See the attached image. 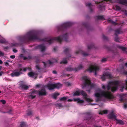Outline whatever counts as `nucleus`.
Here are the masks:
<instances>
[{
    "label": "nucleus",
    "instance_id": "f257e3e1",
    "mask_svg": "<svg viewBox=\"0 0 127 127\" xmlns=\"http://www.w3.org/2000/svg\"><path fill=\"white\" fill-rule=\"evenodd\" d=\"M109 83L107 86V91L100 90L98 92H95L94 95L95 97V102H98L99 101H102V97H103L107 99H112L114 98L113 96L112 95L111 92L108 91L111 88Z\"/></svg>",
    "mask_w": 127,
    "mask_h": 127
},
{
    "label": "nucleus",
    "instance_id": "f03ea898",
    "mask_svg": "<svg viewBox=\"0 0 127 127\" xmlns=\"http://www.w3.org/2000/svg\"><path fill=\"white\" fill-rule=\"evenodd\" d=\"M38 39L37 33L32 31L29 32L26 35L21 36L20 38V40L23 43H26L29 41Z\"/></svg>",
    "mask_w": 127,
    "mask_h": 127
},
{
    "label": "nucleus",
    "instance_id": "7ed1b4c3",
    "mask_svg": "<svg viewBox=\"0 0 127 127\" xmlns=\"http://www.w3.org/2000/svg\"><path fill=\"white\" fill-rule=\"evenodd\" d=\"M68 33H66L62 36L60 35L57 37L46 38L43 39L42 40L44 41L47 42L49 44H50L55 41H56L60 43L62 42L63 40L67 42L68 41Z\"/></svg>",
    "mask_w": 127,
    "mask_h": 127
},
{
    "label": "nucleus",
    "instance_id": "20e7f679",
    "mask_svg": "<svg viewBox=\"0 0 127 127\" xmlns=\"http://www.w3.org/2000/svg\"><path fill=\"white\" fill-rule=\"evenodd\" d=\"M35 93V94L38 93L39 96H42L45 95L47 93L44 88L42 89L40 91L34 90L29 93V97L32 99L34 98L36 96V95H34Z\"/></svg>",
    "mask_w": 127,
    "mask_h": 127
},
{
    "label": "nucleus",
    "instance_id": "39448f33",
    "mask_svg": "<svg viewBox=\"0 0 127 127\" xmlns=\"http://www.w3.org/2000/svg\"><path fill=\"white\" fill-rule=\"evenodd\" d=\"M106 2L109 1L110 3H112L113 1L112 0H103L100 1L96 2L95 3L97 4H99L98 6V8L101 11L105 10V2Z\"/></svg>",
    "mask_w": 127,
    "mask_h": 127
},
{
    "label": "nucleus",
    "instance_id": "423d86ee",
    "mask_svg": "<svg viewBox=\"0 0 127 127\" xmlns=\"http://www.w3.org/2000/svg\"><path fill=\"white\" fill-rule=\"evenodd\" d=\"M73 24V23L71 22L64 23L57 27L58 31H64L67 28L71 26Z\"/></svg>",
    "mask_w": 127,
    "mask_h": 127
},
{
    "label": "nucleus",
    "instance_id": "0eeeda50",
    "mask_svg": "<svg viewBox=\"0 0 127 127\" xmlns=\"http://www.w3.org/2000/svg\"><path fill=\"white\" fill-rule=\"evenodd\" d=\"M83 79L84 80V82L83 84V88L87 86H90L91 88H92L94 87L95 85L94 84H92L91 81L86 76H84L82 77Z\"/></svg>",
    "mask_w": 127,
    "mask_h": 127
},
{
    "label": "nucleus",
    "instance_id": "6e6552de",
    "mask_svg": "<svg viewBox=\"0 0 127 127\" xmlns=\"http://www.w3.org/2000/svg\"><path fill=\"white\" fill-rule=\"evenodd\" d=\"M99 68L98 66H97L94 65H90L88 68L87 69V70L89 71L90 72H95V75L97 74L96 71L99 70Z\"/></svg>",
    "mask_w": 127,
    "mask_h": 127
},
{
    "label": "nucleus",
    "instance_id": "1a4fd4ad",
    "mask_svg": "<svg viewBox=\"0 0 127 127\" xmlns=\"http://www.w3.org/2000/svg\"><path fill=\"white\" fill-rule=\"evenodd\" d=\"M61 86V84L59 83L56 84H48L47 85V87L49 90H51L55 89L57 88L58 89Z\"/></svg>",
    "mask_w": 127,
    "mask_h": 127
},
{
    "label": "nucleus",
    "instance_id": "9d476101",
    "mask_svg": "<svg viewBox=\"0 0 127 127\" xmlns=\"http://www.w3.org/2000/svg\"><path fill=\"white\" fill-rule=\"evenodd\" d=\"M83 67L82 65H80L77 67H75L74 68L71 67H67L65 68V69L66 71H76L78 70H80Z\"/></svg>",
    "mask_w": 127,
    "mask_h": 127
},
{
    "label": "nucleus",
    "instance_id": "9b49d317",
    "mask_svg": "<svg viewBox=\"0 0 127 127\" xmlns=\"http://www.w3.org/2000/svg\"><path fill=\"white\" fill-rule=\"evenodd\" d=\"M18 69L14 70L12 73L10 74V75L12 77H17L19 76L22 73L21 72L18 71Z\"/></svg>",
    "mask_w": 127,
    "mask_h": 127
},
{
    "label": "nucleus",
    "instance_id": "f8f14e48",
    "mask_svg": "<svg viewBox=\"0 0 127 127\" xmlns=\"http://www.w3.org/2000/svg\"><path fill=\"white\" fill-rule=\"evenodd\" d=\"M86 116L85 120L90 121H92L94 120L93 117L91 116L92 114L91 112H87L86 113Z\"/></svg>",
    "mask_w": 127,
    "mask_h": 127
},
{
    "label": "nucleus",
    "instance_id": "ddd939ff",
    "mask_svg": "<svg viewBox=\"0 0 127 127\" xmlns=\"http://www.w3.org/2000/svg\"><path fill=\"white\" fill-rule=\"evenodd\" d=\"M80 93L84 97V98L87 101L91 102L92 101V100L88 98H87V94L86 92L83 90H81L80 91Z\"/></svg>",
    "mask_w": 127,
    "mask_h": 127
},
{
    "label": "nucleus",
    "instance_id": "4468645a",
    "mask_svg": "<svg viewBox=\"0 0 127 127\" xmlns=\"http://www.w3.org/2000/svg\"><path fill=\"white\" fill-rule=\"evenodd\" d=\"M35 47L36 49H39L42 52H44L45 50V47L43 44L38 45Z\"/></svg>",
    "mask_w": 127,
    "mask_h": 127
},
{
    "label": "nucleus",
    "instance_id": "2eb2a0df",
    "mask_svg": "<svg viewBox=\"0 0 127 127\" xmlns=\"http://www.w3.org/2000/svg\"><path fill=\"white\" fill-rule=\"evenodd\" d=\"M30 77H32L34 76V79H36L37 77L38 74L37 73H35L33 72H31L29 73L28 74Z\"/></svg>",
    "mask_w": 127,
    "mask_h": 127
},
{
    "label": "nucleus",
    "instance_id": "dca6fc26",
    "mask_svg": "<svg viewBox=\"0 0 127 127\" xmlns=\"http://www.w3.org/2000/svg\"><path fill=\"white\" fill-rule=\"evenodd\" d=\"M108 117L110 119H115L116 120V116L114 114L113 111H112L109 114Z\"/></svg>",
    "mask_w": 127,
    "mask_h": 127
},
{
    "label": "nucleus",
    "instance_id": "f3484780",
    "mask_svg": "<svg viewBox=\"0 0 127 127\" xmlns=\"http://www.w3.org/2000/svg\"><path fill=\"white\" fill-rule=\"evenodd\" d=\"M75 53L76 54L81 53L84 56H86L88 55V54L87 53L84 52L81 50H79L78 51H77Z\"/></svg>",
    "mask_w": 127,
    "mask_h": 127
},
{
    "label": "nucleus",
    "instance_id": "a211bd4d",
    "mask_svg": "<svg viewBox=\"0 0 127 127\" xmlns=\"http://www.w3.org/2000/svg\"><path fill=\"white\" fill-rule=\"evenodd\" d=\"M20 87L22 89L25 90H27L29 88L28 86L22 83L20 84Z\"/></svg>",
    "mask_w": 127,
    "mask_h": 127
},
{
    "label": "nucleus",
    "instance_id": "6ab92c4d",
    "mask_svg": "<svg viewBox=\"0 0 127 127\" xmlns=\"http://www.w3.org/2000/svg\"><path fill=\"white\" fill-rule=\"evenodd\" d=\"M117 2L120 4H127V0H117Z\"/></svg>",
    "mask_w": 127,
    "mask_h": 127
},
{
    "label": "nucleus",
    "instance_id": "aec40b11",
    "mask_svg": "<svg viewBox=\"0 0 127 127\" xmlns=\"http://www.w3.org/2000/svg\"><path fill=\"white\" fill-rule=\"evenodd\" d=\"M109 83L112 85H115V86H117L118 87L119 85V82L117 81H116L114 82H110Z\"/></svg>",
    "mask_w": 127,
    "mask_h": 127
},
{
    "label": "nucleus",
    "instance_id": "412c9836",
    "mask_svg": "<svg viewBox=\"0 0 127 127\" xmlns=\"http://www.w3.org/2000/svg\"><path fill=\"white\" fill-rule=\"evenodd\" d=\"M74 100L75 101H77V102L79 103H83L84 102V101L83 100H81L79 98H76L74 99Z\"/></svg>",
    "mask_w": 127,
    "mask_h": 127
},
{
    "label": "nucleus",
    "instance_id": "4be33fe9",
    "mask_svg": "<svg viewBox=\"0 0 127 127\" xmlns=\"http://www.w3.org/2000/svg\"><path fill=\"white\" fill-rule=\"evenodd\" d=\"M86 6L89 7L90 11L91 12L93 11V10L92 8V5L90 3H87L86 4Z\"/></svg>",
    "mask_w": 127,
    "mask_h": 127
},
{
    "label": "nucleus",
    "instance_id": "5701e85b",
    "mask_svg": "<svg viewBox=\"0 0 127 127\" xmlns=\"http://www.w3.org/2000/svg\"><path fill=\"white\" fill-rule=\"evenodd\" d=\"M122 32L121 29H118L115 31V36H117V34L121 33Z\"/></svg>",
    "mask_w": 127,
    "mask_h": 127
},
{
    "label": "nucleus",
    "instance_id": "b1692460",
    "mask_svg": "<svg viewBox=\"0 0 127 127\" xmlns=\"http://www.w3.org/2000/svg\"><path fill=\"white\" fill-rule=\"evenodd\" d=\"M117 47L121 49L122 51H125V50L127 49V48L125 47H123L122 46H120L119 45H117Z\"/></svg>",
    "mask_w": 127,
    "mask_h": 127
},
{
    "label": "nucleus",
    "instance_id": "393cba45",
    "mask_svg": "<svg viewBox=\"0 0 127 127\" xmlns=\"http://www.w3.org/2000/svg\"><path fill=\"white\" fill-rule=\"evenodd\" d=\"M83 25L87 29L90 28V27L89 26L87 22H84L83 23Z\"/></svg>",
    "mask_w": 127,
    "mask_h": 127
},
{
    "label": "nucleus",
    "instance_id": "a878e982",
    "mask_svg": "<svg viewBox=\"0 0 127 127\" xmlns=\"http://www.w3.org/2000/svg\"><path fill=\"white\" fill-rule=\"evenodd\" d=\"M104 75L106 77H107L109 78H111V76L110 73L108 72H106L104 73Z\"/></svg>",
    "mask_w": 127,
    "mask_h": 127
},
{
    "label": "nucleus",
    "instance_id": "bb28decb",
    "mask_svg": "<svg viewBox=\"0 0 127 127\" xmlns=\"http://www.w3.org/2000/svg\"><path fill=\"white\" fill-rule=\"evenodd\" d=\"M52 97L55 99L57 98V97L59 95V94L58 93H55L54 94H52Z\"/></svg>",
    "mask_w": 127,
    "mask_h": 127
},
{
    "label": "nucleus",
    "instance_id": "cd10ccee",
    "mask_svg": "<svg viewBox=\"0 0 127 127\" xmlns=\"http://www.w3.org/2000/svg\"><path fill=\"white\" fill-rule=\"evenodd\" d=\"M80 91H77L74 93L73 95L74 96H78L79 95H80Z\"/></svg>",
    "mask_w": 127,
    "mask_h": 127
},
{
    "label": "nucleus",
    "instance_id": "c85d7f7f",
    "mask_svg": "<svg viewBox=\"0 0 127 127\" xmlns=\"http://www.w3.org/2000/svg\"><path fill=\"white\" fill-rule=\"evenodd\" d=\"M67 58H65L63 59L62 61L60 62L61 64H66L67 63Z\"/></svg>",
    "mask_w": 127,
    "mask_h": 127
},
{
    "label": "nucleus",
    "instance_id": "c756f323",
    "mask_svg": "<svg viewBox=\"0 0 127 127\" xmlns=\"http://www.w3.org/2000/svg\"><path fill=\"white\" fill-rule=\"evenodd\" d=\"M117 86H113L111 88V91L112 92H114L117 89Z\"/></svg>",
    "mask_w": 127,
    "mask_h": 127
},
{
    "label": "nucleus",
    "instance_id": "7c9ffc66",
    "mask_svg": "<svg viewBox=\"0 0 127 127\" xmlns=\"http://www.w3.org/2000/svg\"><path fill=\"white\" fill-rule=\"evenodd\" d=\"M115 120L118 123L121 125H123L124 124L123 122L121 120H118L117 119H116Z\"/></svg>",
    "mask_w": 127,
    "mask_h": 127
},
{
    "label": "nucleus",
    "instance_id": "2f4dec72",
    "mask_svg": "<svg viewBox=\"0 0 127 127\" xmlns=\"http://www.w3.org/2000/svg\"><path fill=\"white\" fill-rule=\"evenodd\" d=\"M68 98V97H63L61 98L60 100V101H65Z\"/></svg>",
    "mask_w": 127,
    "mask_h": 127
},
{
    "label": "nucleus",
    "instance_id": "473e14b6",
    "mask_svg": "<svg viewBox=\"0 0 127 127\" xmlns=\"http://www.w3.org/2000/svg\"><path fill=\"white\" fill-rule=\"evenodd\" d=\"M107 113V111L106 110H104L101 111L99 113V114L102 115L103 114H106Z\"/></svg>",
    "mask_w": 127,
    "mask_h": 127
},
{
    "label": "nucleus",
    "instance_id": "72a5a7b5",
    "mask_svg": "<svg viewBox=\"0 0 127 127\" xmlns=\"http://www.w3.org/2000/svg\"><path fill=\"white\" fill-rule=\"evenodd\" d=\"M97 19L99 20H104V19L103 16L99 15L97 16Z\"/></svg>",
    "mask_w": 127,
    "mask_h": 127
},
{
    "label": "nucleus",
    "instance_id": "f704fd0d",
    "mask_svg": "<svg viewBox=\"0 0 127 127\" xmlns=\"http://www.w3.org/2000/svg\"><path fill=\"white\" fill-rule=\"evenodd\" d=\"M94 48V45L93 44H92L90 45H88V49H89Z\"/></svg>",
    "mask_w": 127,
    "mask_h": 127
},
{
    "label": "nucleus",
    "instance_id": "c9c22d12",
    "mask_svg": "<svg viewBox=\"0 0 127 127\" xmlns=\"http://www.w3.org/2000/svg\"><path fill=\"white\" fill-rule=\"evenodd\" d=\"M116 36L114 40L116 42H120L119 41V39L118 37L117 36Z\"/></svg>",
    "mask_w": 127,
    "mask_h": 127
},
{
    "label": "nucleus",
    "instance_id": "e433bc0d",
    "mask_svg": "<svg viewBox=\"0 0 127 127\" xmlns=\"http://www.w3.org/2000/svg\"><path fill=\"white\" fill-rule=\"evenodd\" d=\"M70 50V49L69 48H66L64 51V52L66 54H67L69 53Z\"/></svg>",
    "mask_w": 127,
    "mask_h": 127
},
{
    "label": "nucleus",
    "instance_id": "4c0bfd02",
    "mask_svg": "<svg viewBox=\"0 0 127 127\" xmlns=\"http://www.w3.org/2000/svg\"><path fill=\"white\" fill-rule=\"evenodd\" d=\"M108 21L109 22L115 25H116L117 24V23H116L112 21L111 20L109 19Z\"/></svg>",
    "mask_w": 127,
    "mask_h": 127
},
{
    "label": "nucleus",
    "instance_id": "58836bf2",
    "mask_svg": "<svg viewBox=\"0 0 127 127\" xmlns=\"http://www.w3.org/2000/svg\"><path fill=\"white\" fill-rule=\"evenodd\" d=\"M32 111L30 110H28L27 112V115H31L32 114Z\"/></svg>",
    "mask_w": 127,
    "mask_h": 127
},
{
    "label": "nucleus",
    "instance_id": "ea45409f",
    "mask_svg": "<svg viewBox=\"0 0 127 127\" xmlns=\"http://www.w3.org/2000/svg\"><path fill=\"white\" fill-rule=\"evenodd\" d=\"M115 8L116 10H121L120 7L116 5L115 6Z\"/></svg>",
    "mask_w": 127,
    "mask_h": 127
},
{
    "label": "nucleus",
    "instance_id": "a19ab883",
    "mask_svg": "<svg viewBox=\"0 0 127 127\" xmlns=\"http://www.w3.org/2000/svg\"><path fill=\"white\" fill-rule=\"evenodd\" d=\"M101 79L102 80V81H104L106 79V76L105 75H104V73L102 75L101 77Z\"/></svg>",
    "mask_w": 127,
    "mask_h": 127
},
{
    "label": "nucleus",
    "instance_id": "79ce46f5",
    "mask_svg": "<svg viewBox=\"0 0 127 127\" xmlns=\"http://www.w3.org/2000/svg\"><path fill=\"white\" fill-rule=\"evenodd\" d=\"M32 57L30 56H29L28 57H24V60H26L27 59L29 60L31 59L32 58Z\"/></svg>",
    "mask_w": 127,
    "mask_h": 127
},
{
    "label": "nucleus",
    "instance_id": "37998d69",
    "mask_svg": "<svg viewBox=\"0 0 127 127\" xmlns=\"http://www.w3.org/2000/svg\"><path fill=\"white\" fill-rule=\"evenodd\" d=\"M25 126V123L24 122H23L21 123V127H24Z\"/></svg>",
    "mask_w": 127,
    "mask_h": 127
},
{
    "label": "nucleus",
    "instance_id": "c03bdc74",
    "mask_svg": "<svg viewBox=\"0 0 127 127\" xmlns=\"http://www.w3.org/2000/svg\"><path fill=\"white\" fill-rule=\"evenodd\" d=\"M36 68L37 70H39L41 69L40 68V67L38 65H36Z\"/></svg>",
    "mask_w": 127,
    "mask_h": 127
},
{
    "label": "nucleus",
    "instance_id": "a18cd8bd",
    "mask_svg": "<svg viewBox=\"0 0 127 127\" xmlns=\"http://www.w3.org/2000/svg\"><path fill=\"white\" fill-rule=\"evenodd\" d=\"M102 37L103 39L104 40H107L108 38L107 37L105 36L104 35H102Z\"/></svg>",
    "mask_w": 127,
    "mask_h": 127
},
{
    "label": "nucleus",
    "instance_id": "49530a36",
    "mask_svg": "<svg viewBox=\"0 0 127 127\" xmlns=\"http://www.w3.org/2000/svg\"><path fill=\"white\" fill-rule=\"evenodd\" d=\"M19 44L18 43H15L14 44H12L11 46L12 47H13L14 46H17Z\"/></svg>",
    "mask_w": 127,
    "mask_h": 127
},
{
    "label": "nucleus",
    "instance_id": "de8ad7c7",
    "mask_svg": "<svg viewBox=\"0 0 127 127\" xmlns=\"http://www.w3.org/2000/svg\"><path fill=\"white\" fill-rule=\"evenodd\" d=\"M12 110L11 109H10L9 111H7V112H3L4 113H8L9 114H12Z\"/></svg>",
    "mask_w": 127,
    "mask_h": 127
},
{
    "label": "nucleus",
    "instance_id": "09e8293b",
    "mask_svg": "<svg viewBox=\"0 0 127 127\" xmlns=\"http://www.w3.org/2000/svg\"><path fill=\"white\" fill-rule=\"evenodd\" d=\"M5 42V41L2 39L0 40V42L2 43H4Z\"/></svg>",
    "mask_w": 127,
    "mask_h": 127
},
{
    "label": "nucleus",
    "instance_id": "8fccbe9b",
    "mask_svg": "<svg viewBox=\"0 0 127 127\" xmlns=\"http://www.w3.org/2000/svg\"><path fill=\"white\" fill-rule=\"evenodd\" d=\"M0 102H1L3 104H5L6 103V101L4 100H0Z\"/></svg>",
    "mask_w": 127,
    "mask_h": 127
},
{
    "label": "nucleus",
    "instance_id": "3c124183",
    "mask_svg": "<svg viewBox=\"0 0 127 127\" xmlns=\"http://www.w3.org/2000/svg\"><path fill=\"white\" fill-rule=\"evenodd\" d=\"M4 55V54L2 52L0 51V56H3Z\"/></svg>",
    "mask_w": 127,
    "mask_h": 127
},
{
    "label": "nucleus",
    "instance_id": "603ef678",
    "mask_svg": "<svg viewBox=\"0 0 127 127\" xmlns=\"http://www.w3.org/2000/svg\"><path fill=\"white\" fill-rule=\"evenodd\" d=\"M4 63L5 64V65L7 66H8L9 65V63L7 62H5Z\"/></svg>",
    "mask_w": 127,
    "mask_h": 127
},
{
    "label": "nucleus",
    "instance_id": "864d4df0",
    "mask_svg": "<svg viewBox=\"0 0 127 127\" xmlns=\"http://www.w3.org/2000/svg\"><path fill=\"white\" fill-rule=\"evenodd\" d=\"M106 58H104L101 60V61L102 62H104L106 61Z\"/></svg>",
    "mask_w": 127,
    "mask_h": 127
},
{
    "label": "nucleus",
    "instance_id": "5fc2aeb1",
    "mask_svg": "<svg viewBox=\"0 0 127 127\" xmlns=\"http://www.w3.org/2000/svg\"><path fill=\"white\" fill-rule=\"evenodd\" d=\"M124 107L125 108H127V104L126 103H124Z\"/></svg>",
    "mask_w": 127,
    "mask_h": 127
},
{
    "label": "nucleus",
    "instance_id": "6e6d98bb",
    "mask_svg": "<svg viewBox=\"0 0 127 127\" xmlns=\"http://www.w3.org/2000/svg\"><path fill=\"white\" fill-rule=\"evenodd\" d=\"M57 105L59 107H62V105L61 103H59L57 104Z\"/></svg>",
    "mask_w": 127,
    "mask_h": 127
},
{
    "label": "nucleus",
    "instance_id": "4d7b16f0",
    "mask_svg": "<svg viewBox=\"0 0 127 127\" xmlns=\"http://www.w3.org/2000/svg\"><path fill=\"white\" fill-rule=\"evenodd\" d=\"M15 56L14 55H12L10 56V57L12 59H14L15 58Z\"/></svg>",
    "mask_w": 127,
    "mask_h": 127
},
{
    "label": "nucleus",
    "instance_id": "13d9d810",
    "mask_svg": "<svg viewBox=\"0 0 127 127\" xmlns=\"http://www.w3.org/2000/svg\"><path fill=\"white\" fill-rule=\"evenodd\" d=\"M66 85L68 86H71V84L70 82H67L66 83Z\"/></svg>",
    "mask_w": 127,
    "mask_h": 127
},
{
    "label": "nucleus",
    "instance_id": "bf43d9fd",
    "mask_svg": "<svg viewBox=\"0 0 127 127\" xmlns=\"http://www.w3.org/2000/svg\"><path fill=\"white\" fill-rule=\"evenodd\" d=\"M20 57H22L24 59V57H26L24 56L23 54H21L20 55Z\"/></svg>",
    "mask_w": 127,
    "mask_h": 127
},
{
    "label": "nucleus",
    "instance_id": "052dcab7",
    "mask_svg": "<svg viewBox=\"0 0 127 127\" xmlns=\"http://www.w3.org/2000/svg\"><path fill=\"white\" fill-rule=\"evenodd\" d=\"M4 72L3 71H1L0 72V76L2 75V74L4 73Z\"/></svg>",
    "mask_w": 127,
    "mask_h": 127
},
{
    "label": "nucleus",
    "instance_id": "680f3d73",
    "mask_svg": "<svg viewBox=\"0 0 127 127\" xmlns=\"http://www.w3.org/2000/svg\"><path fill=\"white\" fill-rule=\"evenodd\" d=\"M13 51L14 52L16 53L18 51L15 49H13Z\"/></svg>",
    "mask_w": 127,
    "mask_h": 127
},
{
    "label": "nucleus",
    "instance_id": "e2e57ef3",
    "mask_svg": "<svg viewBox=\"0 0 127 127\" xmlns=\"http://www.w3.org/2000/svg\"><path fill=\"white\" fill-rule=\"evenodd\" d=\"M27 67L24 68L23 69V70L24 72H25L27 70Z\"/></svg>",
    "mask_w": 127,
    "mask_h": 127
},
{
    "label": "nucleus",
    "instance_id": "0e129e2a",
    "mask_svg": "<svg viewBox=\"0 0 127 127\" xmlns=\"http://www.w3.org/2000/svg\"><path fill=\"white\" fill-rule=\"evenodd\" d=\"M42 62L44 63V65L45 67H46V63L44 62Z\"/></svg>",
    "mask_w": 127,
    "mask_h": 127
},
{
    "label": "nucleus",
    "instance_id": "69168bd1",
    "mask_svg": "<svg viewBox=\"0 0 127 127\" xmlns=\"http://www.w3.org/2000/svg\"><path fill=\"white\" fill-rule=\"evenodd\" d=\"M57 48V47H54V48H53V51L54 52L56 51V50Z\"/></svg>",
    "mask_w": 127,
    "mask_h": 127
},
{
    "label": "nucleus",
    "instance_id": "338daca9",
    "mask_svg": "<svg viewBox=\"0 0 127 127\" xmlns=\"http://www.w3.org/2000/svg\"><path fill=\"white\" fill-rule=\"evenodd\" d=\"M102 88L104 90H105L106 89L105 86L104 85H103L102 87Z\"/></svg>",
    "mask_w": 127,
    "mask_h": 127
},
{
    "label": "nucleus",
    "instance_id": "774afa93",
    "mask_svg": "<svg viewBox=\"0 0 127 127\" xmlns=\"http://www.w3.org/2000/svg\"><path fill=\"white\" fill-rule=\"evenodd\" d=\"M52 72L53 74H56L57 73L56 71L55 70L53 71Z\"/></svg>",
    "mask_w": 127,
    "mask_h": 127
}]
</instances>
